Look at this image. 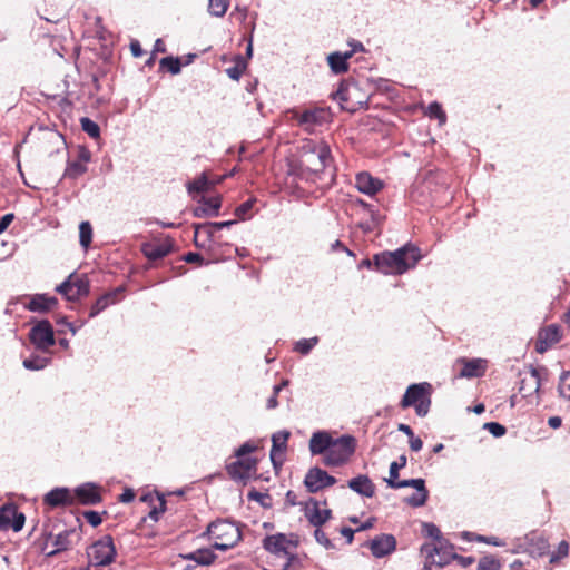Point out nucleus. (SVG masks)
Segmentation results:
<instances>
[{
  "mask_svg": "<svg viewBox=\"0 0 570 570\" xmlns=\"http://www.w3.org/2000/svg\"><path fill=\"white\" fill-rule=\"evenodd\" d=\"M421 259L420 249L405 245L394 252H382L373 256L374 267L385 275H402L413 268Z\"/></svg>",
  "mask_w": 570,
  "mask_h": 570,
  "instance_id": "f257e3e1",
  "label": "nucleus"
},
{
  "mask_svg": "<svg viewBox=\"0 0 570 570\" xmlns=\"http://www.w3.org/2000/svg\"><path fill=\"white\" fill-rule=\"evenodd\" d=\"M263 547L271 553L273 560L278 561L266 570H287L295 559L298 540L294 534L276 533L267 535L263 540Z\"/></svg>",
  "mask_w": 570,
  "mask_h": 570,
  "instance_id": "f03ea898",
  "label": "nucleus"
},
{
  "mask_svg": "<svg viewBox=\"0 0 570 570\" xmlns=\"http://www.w3.org/2000/svg\"><path fill=\"white\" fill-rule=\"evenodd\" d=\"M333 164L330 146L323 141L307 140L301 148L299 167L309 174L323 173Z\"/></svg>",
  "mask_w": 570,
  "mask_h": 570,
  "instance_id": "7ed1b4c3",
  "label": "nucleus"
},
{
  "mask_svg": "<svg viewBox=\"0 0 570 570\" xmlns=\"http://www.w3.org/2000/svg\"><path fill=\"white\" fill-rule=\"evenodd\" d=\"M258 449L253 441H247L235 451V460L226 465L229 478L234 481H247L257 473V459L250 454Z\"/></svg>",
  "mask_w": 570,
  "mask_h": 570,
  "instance_id": "20e7f679",
  "label": "nucleus"
},
{
  "mask_svg": "<svg viewBox=\"0 0 570 570\" xmlns=\"http://www.w3.org/2000/svg\"><path fill=\"white\" fill-rule=\"evenodd\" d=\"M209 540L218 550H228L242 540L239 527L229 520H216L207 527Z\"/></svg>",
  "mask_w": 570,
  "mask_h": 570,
  "instance_id": "39448f33",
  "label": "nucleus"
},
{
  "mask_svg": "<svg viewBox=\"0 0 570 570\" xmlns=\"http://www.w3.org/2000/svg\"><path fill=\"white\" fill-rule=\"evenodd\" d=\"M431 384L426 382L411 384L406 389L400 402V406L402 409L414 406L415 413L419 416H425L431 405Z\"/></svg>",
  "mask_w": 570,
  "mask_h": 570,
  "instance_id": "423d86ee",
  "label": "nucleus"
},
{
  "mask_svg": "<svg viewBox=\"0 0 570 570\" xmlns=\"http://www.w3.org/2000/svg\"><path fill=\"white\" fill-rule=\"evenodd\" d=\"M356 449V440L351 435L333 439L332 444L323 458L326 466H341L348 462Z\"/></svg>",
  "mask_w": 570,
  "mask_h": 570,
  "instance_id": "0eeeda50",
  "label": "nucleus"
},
{
  "mask_svg": "<svg viewBox=\"0 0 570 570\" xmlns=\"http://www.w3.org/2000/svg\"><path fill=\"white\" fill-rule=\"evenodd\" d=\"M332 98L340 102L342 110L348 112H355L366 104L357 83L351 81H341L337 90L332 94Z\"/></svg>",
  "mask_w": 570,
  "mask_h": 570,
  "instance_id": "6e6552de",
  "label": "nucleus"
},
{
  "mask_svg": "<svg viewBox=\"0 0 570 570\" xmlns=\"http://www.w3.org/2000/svg\"><path fill=\"white\" fill-rule=\"evenodd\" d=\"M56 292L70 302L87 296L90 292L89 279L86 275L70 274L65 282L56 287Z\"/></svg>",
  "mask_w": 570,
  "mask_h": 570,
  "instance_id": "1a4fd4ad",
  "label": "nucleus"
},
{
  "mask_svg": "<svg viewBox=\"0 0 570 570\" xmlns=\"http://www.w3.org/2000/svg\"><path fill=\"white\" fill-rule=\"evenodd\" d=\"M328 114L324 108H308L303 111L293 110L292 119L296 121V124L304 128L308 132H313L315 127L322 126L327 121Z\"/></svg>",
  "mask_w": 570,
  "mask_h": 570,
  "instance_id": "9d476101",
  "label": "nucleus"
},
{
  "mask_svg": "<svg viewBox=\"0 0 570 570\" xmlns=\"http://www.w3.org/2000/svg\"><path fill=\"white\" fill-rule=\"evenodd\" d=\"M66 148L63 136L57 130H41L37 138V150L46 157H52Z\"/></svg>",
  "mask_w": 570,
  "mask_h": 570,
  "instance_id": "9b49d317",
  "label": "nucleus"
},
{
  "mask_svg": "<svg viewBox=\"0 0 570 570\" xmlns=\"http://www.w3.org/2000/svg\"><path fill=\"white\" fill-rule=\"evenodd\" d=\"M174 248L175 240L169 236L155 238L150 242L142 243L140 246L141 253L150 262H155L168 256L174 252Z\"/></svg>",
  "mask_w": 570,
  "mask_h": 570,
  "instance_id": "f8f14e48",
  "label": "nucleus"
},
{
  "mask_svg": "<svg viewBox=\"0 0 570 570\" xmlns=\"http://www.w3.org/2000/svg\"><path fill=\"white\" fill-rule=\"evenodd\" d=\"M304 515L313 527L322 528L332 518V510L327 508L326 500L321 502L309 498L304 505Z\"/></svg>",
  "mask_w": 570,
  "mask_h": 570,
  "instance_id": "ddd939ff",
  "label": "nucleus"
},
{
  "mask_svg": "<svg viewBox=\"0 0 570 570\" xmlns=\"http://www.w3.org/2000/svg\"><path fill=\"white\" fill-rule=\"evenodd\" d=\"M562 338V328L559 324H549L538 332L535 351L540 354L547 352Z\"/></svg>",
  "mask_w": 570,
  "mask_h": 570,
  "instance_id": "4468645a",
  "label": "nucleus"
},
{
  "mask_svg": "<svg viewBox=\"0 0 570 570\" xmlns=\"http://www.w3.org/2000/svg\"><path fill=\"white\" fill-rule=\"evenodd\" d=\"M336 483V479L320 468H312L305 475L304 484L309 493H316Z\"/></svg>",
  "mask_w": 570,
  "mask_h": 570,
  "instance_id": "2eb2a0df",
  "label": "nucleus"
},
{
  "mask_svg": "<svg viewBox=\"0 0 570 570\" xmlns=\"http://www.w3.org/2000/svg\"><path fill=\"white\" fill-rule=\"evenodd\" d=\"M24 521V514L14 504L8 503L0 508V530L12 529L18 532L23 528Z\"/></svg>",
  "mask_w": 570,
  "mask_h": 570,
  "instance_id": "dca6fc26",
  "label": "nucleus"
},
{
  "mask_svg": "<svg viewBox=\"0 0 570 570\" xmlns=\"http://www.w3.org/2000/svg\"><path fill=\"white\" fill-rule=\"evenodd\" d=\"M29 337L39 350H47L55 344L53 328L49 321H41L35 325Z\"/></svg>",
  "mask_w": 570,
  "mask_h": 570,
  "instance_id": "f3484780",
  "label": "nucleus"
},
{
  "mask_svg": "<svg viewBox=\"0 0 570 570\" xmlns=\"http://www.w3.org/2000/svg\"><path fill=\"white\" fill-rule=\"evenodd\" d=\"M101 487L94 483H85L72 491L73 505L80 503L83 505H96L102 501Z\"/></svg>",
  "mask_w": 570,
  "mask_h": 570,
  "instance_id": "a211bd4d",
  "label": "nucleus"
},
{
  "mask_svg": "<svg viewBox=\"0 0 570 570\" xmlns=\"http://www.w3.org/2000/svg\"><path fill=\"white\" fill-rule=\"evenodd\" d=\"M412 487L416 490L415 493L404 499V502L410 507L419 508L426 503L429 498V491L425 488V481L423 479H411L403 480L400 484L401 488Z\"/></svg>",
  "mask_w": 570,
  "mask_h": 570,
  "instance_id": "6ab92c4d",
  "label": "nucleus"
},
{
  "mask_svg": "<svg viewBox=\"0 0 570 570\" xmlns=\"http://www.w3.org/2000/svg\"><path fill=\"white\" fill-rule=\"evenodd\" d=\"M125 287L118 286L96 299L91 305L89 317H95L111 305L119 303L124 298Z\"/></svg>",
  "mask_w": 570,
  "mask_h": 570,
  "instance_id": "aec40b11",
  "label": "nucleus"
},
{
  "mask_svg": "<svg viewBox=\"0 0 570 570\" xmlns=\"http://www.w3.org/2000/svg\"><path fill=\"white\" fill-rule=\"evenodd\" d=\"M43 504L50 509L72 507V490L68 488H55L43 497Z\"/></svg>",
  "mask_w": 570,
  "mask_h": 570,
  "instance_id": "412c9836",
  "label": "nucleus"
},
{
  "mask_svg": "<svg viewBox=\"0 0 570 570\" xmlns=\"http://www.w3.org/2000/svg\"><path fill=\"white\" fill-rule=\"evenodd\" d=\"M91 159L90 151L81 147L77 160L68 161L63 173V177L68 179H77L87 173V164Z\"/></svg>",
  "mask_w": 570,
  "mask_h": 570,
  "instance_id": "4be33fe9",
  "label": "nucleus"
},
{
  "mask_svg": "<svg viewBox=\"0 0 570 570\" xmlns=\"http://www.w3.org/2000/svg\"><path fill=\"white\" fill-rule=\"evenodd\" d=\"M375 558H383L396 549V539L393 534H380L367 543Z\"/></svg>",
  "mask_w": 570,
  "mask_h": 570,
  "instance_id": "5701e85b",
  "label": "nucleus"
},
{
  "mask_svg": "<svg viewBox=\"0 0 570 570\" xmlns=\"http://www.w3.org/2000/svg\"><path fill=\"white\" fill-rule=\"evenodd\" d=\"M456 364L461 365L458 374L459 377H481L487 371V362L481 358L468 360L462 357L456 361Z\"/></svg>",
  "mask_w": 570,
  "mask_h": 570,
  "instance_id": "b1692460",
  "label": "nucleus"
},
{
  "mask_svg": "<svg viewBox=\"0 0 570 570\" xmlns=\"http://www.w3.org/2000/svg\"><path fill=\"white\" fill-rule=\"evenodd\" d=\"M58 305V299L55 296L47 294H36L30 296L29 302L24 307L30 312L47 313L52 311Z\"/></svg>",
  "mask_w": 570,
  "mask_h": 570,
  "instance_id": "393cba45",
  "label": "nucleus"
},
{
  "mask_svg": "<svg viewBox=\"0 0 570 570\" xmlns=\"http://www.w3.org/2000/svg\"><path fill=\"white\" fill-rule=\"evenodd\" d=\"M291 433L288 431H279L272 436L271 460L274 465L282 464L284 454L287 449V441Z\"/></svg>",
  "mask_w": 570,
  "mask_h": 570,
  "instance_id": "a878e982",
  "label": "nucleus"
},
{
  "mask_svg": "<svg viewBox=\"0 0 570 570\" xmlns=\"http://www.w3.org/2000/svg\"><path fill=\"white\" fill-rule=\"evenodd\" d=\"M356 188L366 195H375L383 188V183L366 171L360 173L355 178Z\"/></svg>",
  "mask_w": 570,
  "mask_h": 570,
  "instance_id": "bb28decb",
  "label": "nucleus"
},
{
  "mask_svg": "<svg viewBox=\"0 0 570 570\" xmlns=\"http://www.w3.org/2000/svg\"><path fill=\"white\" fill-rule=\"evenodd\" d=\"M222 206L220 196L202 197L199 205L194 209L195 217L218 216Z\"/></svg>",
  "mask_w": 570,
  "mask_h": 570,
  "instance_id": "cd10ccee",
  "label": "nucleus"
},
{
  "mask_svg": "<svg viewBox=\"0 0 570 570\" xmlns=\"http://www.w3.org/2000/svg\"><path fill=\"white\" fill-rule=\"evenodd\" d=\"M333 438L325 431H318L312 434L309 439V451L313 455L324 454L326 455Z\"/></svg>",
  "mask_w": 570,
  "mask_h": 570,
  "instance_id": "c85d7f7f",
  "label": "nucleus"
},
{
  "mask_svg": "<svg viewBox=\"0 0 570 570\" xmlns=\"http://www.w3.org/2000/svg\"><path fill=\"white\" fill-rule=\"evenodd\" d=\"M354 55V50L346 51L344 53L341 52H332L327 57V62L331 70L335 75H342L348 71V59Z\"/></svg>",
  "mask_w": 570,
  "mask_h": 570,
  "instance_id": "c756f323",
  "label": "nucleus"
},
{
  "mask_svg": "<svg viewBox=\"0 0 570 570\" xmlns=\"http://www.w3.org/2000/svg\"><path fill=\"white\" fill-rule=\"evenodd\" d=\"M348 488L366 498H372L375 494V484L367 475L362 474L351 479Z\"/></svg>",
  "mask_w": 570,
  "mask_h": 570,
  "instance_id": "7c9ffc66",
  "label": "nucleus"
},
{
  "mask_svg": "<svg viewBox=\"0 0 570 570\" xmlns=\"http://www.w3.org/2000/svg\"><path fill=\"white\" fill-rule=\"evenodd\" d=\"M75 534V530H65L52 538L53 550L47 554L52 557L61 551H66L71 547L70 537Z\"/></svg>",
  "mask_w": 570,
  "mask_h": 570,
  "instance_id": "2f4dec72",
  "label": "nucleus"
},
{
  "mask_svg": "<svg viewBox=\"0 0 570 570\" xmlns=\"http://www.w3.org/2000/svg\"><path fill=\"white\" fill-rule=\"evenodd\" d=\"M154 500H156L157 504L153 505V508L150 509L149 513H148V517L153 520V521H158L159 520V517L160 514H163L166 510V501L164 499L163 495H159V494H156L155 497L153 494H145L141 497V501L144 502H153Z\"/></svg>",
  "mask_w": 570,
  "mask_h": 570,
  "instance_id": "473e14b6",
  "label": "nucleus"
},
{
  "mask_svg": "<svg viewBox=\"0 0 570 570\" xmlns=\"http://www.w3.org/2000/svg\"><path fill=\"white\" fill-rule=\"evenodd\" d=\"M406 456L401 455L397 461H394L390 465V476L386 479V483L392 489H400L402 481L399 480V471L406 465Z\"/></svg>",
  "mask_w": 570,
  "mask_h": 570,
  "instance_id": "72a5a7b5",
  "label": "nucleus"
},
{
  "mask_svg": "<svg viewBox=\"0 0 570 570\" xmlns=\"http://www.w3.org/2000/svg\"><path fill=\"white\" fill-rule=\"evenodd\" d=\"M193 227L195 229L194 243L196 247H203V245L199 244V237L202 234L206 236V239L212 240L214 237V232L216 230L215 227L212 226V223L194 224Z\"/></svg>",
  "mask_w": 570,
  "mask_h": 570,
  "instance_id": "f704fd0d",
  "label": "nucleus"
},
{
  "mask_svg": "<svg viewBox=\"0 0 570 570\" xmlns=\"http://www.w3.org/2000/svg\"><path fill=\"white\" fill-rule=\"evenodd\" d=\"M159 68L167 70L171 75H178L181 70V61L176 57H165L159 61Z\"/></svg>",
  "mask_w": 570,
  "mask_h": 570,
  "instance_id": "c9c22d12",
  "label": "nucleus"
},
{
  "mask_svg": "<svg viewBox=\"0 0 570 570\" xmlns=\"http://www.w3.org/2000/svg\"><path fill=\"white\" fill-rule=\"evenodd\" d=\"M246 69V61L242 56H237L234 66L228 67L225 71L227 76L233 80H239Z\"/></svg>",
  "mask_w": 570,
  "mask_h": 570,
  "instance_id": "e433bc0d",
  "label": "nucleus"
},
{
  "mask_svg": "<svg viewBox=\"0 0 570 570\" xmlns=\"http://www.w3.org/2000/svg\"><path fill=\"white\" fill-rule=\"evenodd\" d=\"M570 546L569 542L566 540H562L557 549L550 554L549 563L550 564H557L560 562V560L567 558L569 556Z\"/></svg>",
  "mask_w": 570,
  "mask_h": 570,
  "instance_id": "4c0bfd02",
  "label": "nucleus"
},
{
  "mask_svg": "<svg viewBox=\"0 0 570 570\" xmlns=\"http://www.w3.org/2000/svg\"><path fill=\"white\" fill-rule=\"evenodd\" d=\"M92 240V227L89 222L79 225V242L83 248H88Z\"/></svg>",
  "mask_w": 570,
  "mask_h": 570,
  "instance_id": "58836bf2",
  "label": "nucleus"
},
{
  "mask_svg": "<svg viewBox=\"0 0 570 570\" xmlns=\"http://www.w3.org/2000/svg\"><path fill=\"white\" fill-rule=\"evenodd\" d=\"M188 558L196 561L198 564L207 566L214 562L216 556L209 549H204L193 552Z\"/></svg>",
  "mask_w": 570,
  "mask_h": 570,
  "instance_id": "ea45409f",
  "label": "nucleus"
},
{
  "mask_svg": "<svg viewBox=\"0 0 570 570\" xmlns=\"http://www.w3.org/2000/svg\"><path fill=\"white\" fill-rule=\"evenodd\" d=\"M229 7V0H209L208 9L210 14L223 17Z\"/></svg>",
  "mask_w": 570,
  "mask_h": 570,
  "instance_id": "a19ab883",
  "label": "nucleus"
},
{
  "mask_svg": "<svg viewBox=\"0 0 570 570\" xmlns=\"http://www.w3.org/2000/svg\"><path fill=\"white\" fill-rule=\"evenodd\" d=\"M318 343V337L304 338L296 343L295 351L302 355H306Z\"/></svg>",
  "mask_w": 570,
  "mask_h": 570,
  "instance_id": "79ce46f5",
  "label": "nucleus"
},
{
  "mask_svg": "<svg viewBox=\"0 0 570 570\" xmlns=\"http://www.w3.org/2000/svg\"><path fill=\"white\" fill-rule=\"evenodd\" d=\"M209 189V181L206 177V175H202L199 178L195 179L193 183L188 185V191H197V193H204Z\"/></svg>",
  "mask_w": 570,
  "mask_h": 570,
  "instance_id": "37998d69",
  "label": "nucleus"
},
{
  "mask_svg": "<svg viewBox=\"0 0 570 570\" xmlns=\"http://www.w3.org/2000/svg\"><path fill=\"white\" fill-rule=\"evenodd\" d=\"M558 390L562 397L570 401V371L562 373Z\"/></svg>",
  "mask_w": 570,
  "mask_h": 570,
  "instance_id": "c03bdc74",
  "label": "nucleus"
},
{
  "mask_svg": "<svg viewBox=\"0 0 570 570\" xmlns=\"http://www.w3.org/2000/svg\"><path fill=\"white\" fill-rule=\"evenodd\" d=\"M82 130L87 132L91 138H97L100 135L99 126L91 119L85 117L80 120Z\"/></svg>",
  "mask_w": 570,
  "mask_h": 570,
  "instance_id": "a18cd8bd",
  "label": "nucleus"
},
{
  "mask_svg": "<svg viewBox=\"0 0 570 570\" xmlns=\"http://www.w3.org/2000/svg\"><path fill=\"white\" fill-rule=\"evenodd\" d=\"M478 570H500V562L491 556H485L480 559Z\"/></svg>",
  "mask_w": 570,
  "mask_h": 570,
  "instance_id": "49530a36",
  "label": "nucleus"
},
{
  "mask_svg": "<svg viewBox=\"0 0 570 570\" xmlns=\"http://www.w3.org/2000/svg\"><path fill=\"white\" fill-rule=\"evenodd\" d=\"M314 537H315V540L321 544L323 546L325 549H334L335 546L333 544V542L328 539V537L326 535V533L322 530V528H315V531H314Z\"/></svg>",
  "mask_w": 570,
  "mask_h": 570,
  "instance_id": "de8ad7c7",
  "label": "nucleus"
},
{
  "mask_svg": "<svg viewBox=\"0 0 570 570\" xmlns=\"http://www.w3.org/2000/svg\"><path fill=\"white\" fill-rule=\"evenodd\" d=\"M429 116L431 118L439 119L441 122H444L446 119V115H445L444 110L442 109L441 105L438 102H432L429 106Z\"/></svg>",
  "mask_w": 570,
  "mask_h": 570,
  "instance_id": "09e8293b",
  "label": "nucleus"
},
{
  "mask_svg": "<svg viewBox=\"0 0 570 570\" xmlns=\"http://www.w3.org/2000/svg\"><path fill=\"white\" fill-rule=\"evenodd\" d=\"M422 530L425 537L432 538L434 540H440L442 537L440 529L433 523H423Z\"/></svg>",
  "mask_w": 570,
  "mask_h": 570,
  "instance_id": "8fccbe9b",
  "label": "nucleus"
},
{
  "mask_svg": "<svg viewBox=\"0 0 570 570\" xmlns=\"http://www.w3.org/2000/svg\"><path fill=\"white\" fill-rule=\"evenodd\" d=\"M484 429L488 430L495 438L503 436L507 432L505 426L498 422L485 423Z\"/></svg>",
  "mask_w": 570,
  "mask_h": 570,
  "instance_id": "3c124183",
  "label": "nucleus"
},
{
  "mask_svg": "<svg viewBox=\"0 0 570 570\" xmlns=\"http://www.w3.org/2000/svg\"><path fill=\"white\" fill-rule=\"evenodd\" d=\"M254 203V199L246 200L235 209V215L240 219H245L250 209L253 208Z\"/></svg>",
  "mask_w": 570,
  "mask_h": 570,
  "instance_id": "603ef678",
  "label": "nucleus"
},
{
  "mask_svg": "<svg viewBox=\"0 0 570 570\" xmlns=\"http://www.w3.org/2000/svg\"><path fill=\"white\" fill-rule=\"evenodd\" d=\"M82 515L86 519V521L95 528L100 525L102 522L101 514L97 511H85Z\"/></svg>",
  "mask_w": 570,
  "mask_h": 570,
  "instance_id": "864d4df0",
  "label": "nucleus"
},
{
  "mask_svg": "<svg viewBox=\"0 0 570 570\" xmlns=\"http://www.w3.org/2000/svg\"><path fill=\"white\" fill-rule=\"evenodd\" d=\"M45 365V360L40 357L27 358L23 361V366L28 370H41Z\"/></svg>",
  "mask_w": 570,
  "mask_h": 570,
  "instance_id": "5fc2aeb1",
  "label": "nucleus"
},
{
  "mask_svg": "<svg viewBox=\"0 0 570 570\" xmlns=\"http://www.w3.org/2000/svg\"><path fill=\"white\" fill-rule=\"evenodd\" d=\"M286 385V382H282L281 384L278 385H275L274 389H273V394L272 396L267 400V409L272 410V409H275L277 405H278V402H277V395L279 393V391L282 390V387Z\"/></svg>",
  "mask_w": 570,
  "mask_h": 570,
  "instance_id": "6e6d98bb",
  "label": "nucleus"
},
{
  "mask_svg": "<svg viewBox=\"0 0 570 570\" xmlns=\"http://www.w3.org/2000/svg\"><path fill=\"white\" fill-rule=\"evenodd\" d=\"M181 259L189 264L202 265L204 263V257L200 254L194 253V252H189V253L185 254L181 257Z\"/></svg>",
  "mask_w": 570,
  "mask_h": 570,
  "instance_id": "4d7b16f0",
  "label": "nucleus"
},
{
  "mask_svg": "<svg viewBox=\"0 0 570 570\" xmlns=\"http://www.w3.org/2000/svg\"><path fill=\"white\" fill-rule=\"evenodd\" d=\"M422 551H426L428 552V557L431 559L432 563H438V564L441 566V564H444V563L448 562V559H445V558H440V560H438V561L434 559L432 552L434 551V552L439 553V549L436 547L431 548L430 546L424 544L422 547Z\"/></svg>",
  "mask_w": 570,
  "mask_h": 570,
  "instance_id": "13d9d810",
  "label": "nucleus"
},
{
  "mask_svg": "<svg viewBox=\"0 0 570 570\" xmlns=\"http://www.w3.org/2000/svg\"><path fill=\"white\" fill-rule=\"evenodd\" d=\"M529 380L531 382V392L532 391L538 392L540 389V377H539L538 370H535V368L531 370Z\"/></svg>",
  "mask_w": 570,
  "mask_h": 570,
  "instance_id": "bf43d9fd",
  "label": "nucleus"
},
{
  "mask_svg": "<svg viewBox=\"0 0 570 570\" xmlns=\"http://www.w3.org/2000/svg\"><path fill=\"white\" fill-rule=\"evenodd\" d=\"M537 552L539 556H543L548 552L549 550V542L547 539L542 538V537H539L537 539Z\"/></svg>",
  "mask_w": 570,
  "mask_h": 570,
  "instance_id": "052dcab7",
  "label": "nucleus"
},
{
  "mask_svg": "<svg viewBox=\"0 0 570 570\" xmlns=\"http://www.w3.org/2000/svg\"><path fill=\"white\" fill-rule=\"evenodd\" d=\"M14 218V215L13 214H6L1 217L0 219V234H2L8 227L9 225L12 223Z\"/></svg>",
  "mask_w": 570,
  "mask_h": 570,
  "instance_id": "680f3d73",
  "label": "nucleus"
},
{
  "mask_svg": "<svg viewBox=\"0 0 570 570\" xmlns=\"http://www.w3.org/2000/svg\"><path fill=\"white\" fill-rule=\"evenodd\" d=\"M453 559H455L459 562V564H461L464 568L472 566L475 561L473 557H463L458 554H454Z\"/></svg>",
  "mask_w": 570,
  "mask_h": 570,
  "instance_id": "e2e57ef3",
  "label": "nucleus"
},
{
  "mask_svg": "<svg viewBox=\"0 0 570 570\" xmlns=\"http://www.w3.org/2000/svg\"><path fill=\"white\" fill-rule=\"evenodd\" d=\"M509 570H530L529 562H523L522 560L517 559L509 564Z\"/></svg>",
  "mask_w": 570,
  "mask_h": 570,
  "instance_id": "0e129e2a",
  "label": "nucleus"
},
{
  "mask_svg": "<svg viewBox=\"0 0 570 570\" xmlns=\"http://www.w3.org/2000/svg\"><path fill=\"white\" fill-rule=\"evenodd\" d=\"M135 492L131 489H126L120 495L119 501L122 503H129L135 499Z\"/></svg>",
  "mask_w": 570,
  "mask_h": 570,
  "instance_id": "69168bd1",
  "label": "nucleus"
},
{
  "mask_svg": "<svg viewBox=\"0 0 570 570\" xmlns=\"http://www.w3.org/2000/svg\"><path fill=\"white\" fill-rule=\"evenodd\" d=\"M130 51L132 53L134 57L138 58V57H141L142 53H144V50L139 43L138 40H131L130 42Z\"/></svg>",
  "mask_w": 570,
  "mask_h": 570,
  "instance_id": "338daca9",
  "label": "nucleus"
},
{
  "mask_svg": "<svg viewBox=\"0 0 570 570\" xmlns=\"http://www.w3.org/2000/svg\"><path fill=\"white\" fill-rule=\"evenodd\" d=\"M355 531L356 530L351 528L343 527L341 528L340 533L346 539L347 544H351L353 542Z\"/></svg>",
  "mask_w": 570,
  "mask_h": 570,
  "instance_id": "774afa93",
  "label": "nucleus"
}]
</instances>
